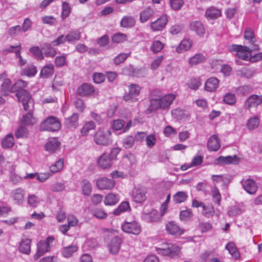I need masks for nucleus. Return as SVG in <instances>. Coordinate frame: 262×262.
<instances>
[{"mask_svg": "<svg viewBox=\"0 0 262 262\" xmlns=\"http://www.w3.org/2000/svg\"><path fill=\"white\" fill-rule=\"evenodd\" d=\"M51 246H49L45 241H41L37 244V253L34 255L35 259H37L46 252L50 251Z\"/></svg>", "mask_w": 262, "mask_h": 262, "instance_id": "b1692460", "label": "nucleus"}, {"mask_svg": "<svg viewBox=\"0 0 262 262\" xmlns=\"http://www.w3.org/2000/svg\"><path fill=\"white\" fill-rule=\"evenodd\" d=\"M83 194L89 196L92 192V186L89 181L84 180L81 183Z\"/></svg>", "mask_w": 262, "mask_h": 262, "instance_id": "8fccbe9b", "label": "nucleus"}, {"mask_svg": "<svg viewBox=\"0 0 262 262\" xmlns=\"http://www.w3.org/2000/svg\"><path fill=\"white\" fill-rule=\"evenodd\" d=\"M164 47V44L159 40L154 41L151 46L150 49L154 53L160 52Z\"/></svg>", "mask_w": 262, "mask_h": 262, "instance_id": "4d7b16f0", "label": "nucleus"}, {"mask_svg": "<svg viewBox=\"0 0 262 262\" xmlns=\"http://www.w3.org/2000/svg\"><path fill=\"white\" fill-rule=\"evenodd\" d=\"M230 50L236 52L237 56L243 60H247L249 57L251 56L252 50L246 46L232 45Z\"/></svg>", "mask_w": 262, "mask_h": 262, "instance_id": "0eeeda50", "label": "nucleus"}, {"mask_svg": "<svg viewBox=\"0 0 262 262\" xmlns=\"http://www.w3.org/2000/svg\"><path fill=\"white\" fill-rule=\"evenodd\" d=\"M220 80L215 77H210L205 84V89L210 92H214L219 86Z\"/></svg>", "mask_w": 262, "mask_h": 262, "instance_id": "5701e85b", "label": "nucleus"}, {"mask_svg": "<svg viewBox=\"0 0 262 262\" xmlns=\"http://www.w3.org/2000/svg\"><path fill=\"white\" fill-rule=\"evenodd\" d=\"M93 216L98 219H104L107 216V214L102 209L96 208L92 211Z\"/></svg>", "mask_w": 262, "mask_h": 262, "instance_id": "3c124183", "label": "nucleus"}, {"mask_svg": "<svg viewBox=\"0 0 262 262\" xmlns=\"http://www.w3.org/2000/svg\"><path fill=\"white\" fill-rule=\"evenodd\" d=\"M128 92L123 98L125 101L135 102L138 100L137 97L140 95L141 88L138 84L133 83L128 86Z\"/></svg>", "mask_w": 262, "mask_h": 262, "instance_id": "423d86ee", "label": "nucleus"}, {"mask_svg": "<svg viewBox=\"0 0 262 262\" xmlns=\"http://www.w3.org/2000/svg\"><path fill=\"white\" fill-rule=\"evenodd\" d=\"M33 110H27L28 113L23 116L21 124L24 125H33L36 122L35 118L33 116Z\"/></svg>", "mask_w": 262, "mask_h": 262, "instance_id": "c85d7f7f", "label": "nucleus"}, {"mask_svg": "<svg viewBox=\"0 0 262 262\" xmlns=\"http://www.w3.org/2000/svg\"><path fill=\"white\" fill-rule=\"evenodd\" d=\"M155 11L153 8L148 7L140 13V21L142 23L147 21L153 16Z\"/></svg>", "mask_w": 262, "mask_h": 262, "instance_id": "a878e982", "label": "nucleus"}, {"mask_svg": "<svg viewBox=\"0 0 262 262\" xmlns=\"http://www.w3.org/2000/svg\"><path fill=\"white\" fill-rule=\"evenodd\" d=\"M60 143L57 138H52L49 140L45 145L46 149L49 152H54L59 147Z\"/></svg>", "mask_w": 262, "mask_h": 262, "instance_id": "2f4dec72", "label": "nucleus"}, {"mask_svg": "<svg viewBox=\"0 0 262 262\" xmlns=\"http://www.w3.org/2000/svg\"><path fill=\"white\" fill-rule=\"evenodd\" d=\"M65 185L63 183L56 182L52 184L50 187V189L53 192H60L65 189Z\"/></svg>", "mask_w": 262, "mask_h": 262, "instance_id": "338daca9", "label": "nucleus"}, {"mask_svg": "<svg viewBox=\"0 0 262 262\" xmlns=\"http://www.w3.org/2000/svg\"><path fill=\"white\" fill-rule=\"evenodd\" d=\"M54 66L52 64H49L45 66L41 70L40 76L43 78H47L53 74Z\"/></svg>", "mask_w": 262, "mask_h": 262, "instance_id": "37998d69", "label": "nucleus"}, {"mask_svg": "<svg viewBox=\"0 0 262 262\" xmlns=\"http://www.w3.org/2000/svg\"><path fill=\"white\" fill-rule=\"evenodd\" d=\"M14 144V137L12 134L7 135L2 140V145L3 148H9Z\"/></svg>", "mask_w": 262, "mask_h": 262, "instance_id": "4c0bfd02", "label": "nucleus"}, {"mask_svg": "<svg viewBox=\"0 0 262 262\" xmlns=\"http://www.w3.org/2000/svg\"><path fill=\"white\" fill-rule=\"evenodd\" d=\"M187 195L184 191H179L173 196V200L176 203L179 204L185 202Z\"/></svg>", "mask_w": 262, "mask_h": 262, "instance_id": "49530a36", "label": "nucleus"}, {"mask_svg": "<svg viewBox=\"0 0 262 262\" xmlns=\"http://www.w3.org/2000/svg\"><path fill=\"white\" fill-rule=\"evenodd\" d=\"M64 160L62 158L59 159L54 164L50 167V170L52 173L61 171L63 168Z\"/></svg>", "mask_w": 262, "mask_h": 262, "instance_id": "a19ab883", "label": "nucleus"}, {"mask_svg": "<svg viewBox=\"0 0 262 262\" xmlns=\"http://www.w3.org/2000/svg\"><path fill=\"white\" fill-rule=\"evenodd\" d=\"M61 126L58 119L54 116H50L47 117L40 124L41 130L56 132L58 130Z\"/></svg>", "mask_w": 262, "mask_h": 262, "instance_id": "7ed1b4c3", "label": "nucleus"}, {"mask_svg": "<svg viewBox=\"0 0 262 262\" xmlns=\"http://www.w3.org/2000/svg\"><path fill=\"white\" fill-rule=\"evenodd\" d=\"M176 95L169 94L159 98L161 109L165 110L169 107L173 101L176 99Z\"/></svg>", "mask_w": 262, "mask_h": 262, "instance_id": "aec40b11", "label": "nucleus"}, {"mask_svg": "<svg viewBox=\"0 0 262 262\" xmlns=\"http://www.w3.org/2000/svg\"><path fill=\"white\" fill-rule=\"evenodd\" d=\"M252 91L251 86L248 85H243L236 89V92L239 95H246L251 92Z\"/></svg>", "mask_w": 262, "mask_h": 262, "instance_id": "13d9d810", "label": "nucleus"}, {"mask_svg": "<svg viewBox=\"0 0 262 262\" xmlns=\"http://www.w3.org/2000/svg\"><path fill=\"white\" fill-rule=\"evenodd\" d=\"M79 115L77 113H74L71 117L66 119L64 124L68 128H76L78 125Z\"/></svg>", "mask_w": 262, "mask_h": 262, "instance_id": "cd10ccee", "label": "nucleus"}, {"mask_svg": "<svg viewBox=\"0 0 262 262\" xmlns=\"http://www.w3.org/2000/svg\"><path fill=\"white\" fill-rule=\"evenodd\" d=\"M202 209V213L205 216L209 217L210 216H212L214 214V208L211 205L206 206L204 205Z\"/></svg>", "mask_w": 262, "mask_h": 262, "instance_id": "e2e57ef3", "label": "nucleus"}, {"mask_svg": "<svg viewBox=\"0 0 262 262\" xmlns=\"http://www.w3.org/2000/svg\"><path fill=\"white\" fill-rule=\"evenodd\" d=\"M226 248L228 250L230 254L234 258L237 259L239 257V252H238L236 247L235 246V245L233 243H228L226 245Z\"/></svg>", "mask_w": 262, "mask_h": 262, "instance_id": "de8ad7c7", "label": "nucleus"}, {"mask_svg": "<svg viewBox=\"0 0 262 262\" xmlns=\"http://www.w3.org/2000/svg\"><path fill=\"white\" fill-rule=\"evenodd\" d=\"M135 142V138L132 136L126 137L122 141L123 146L125 148H131Z\"/></svg>", "mask_w": 262, "mask_h": 262, "instance_id": "bf43d9fd", "label": "nucleus"}, {"mask_svg": "<svg viewBox=\"0 0 262 262\" xmlns=\"http://www.w3.org/2000/svg\"><path fill=\"white\" fill-rule=\"evenodd\" d=\"M239 158L236 156H228L226 157L220 156L217 159V164H236L239 162Z\"/></svg>", "mask_w": 262, "mask_h": 262, "instance_id": "412c9836", "label": "nucleus"}, {"mask_svg": "<svg viewBox=\"0 0 262 262\" xmlns=\"http://www.w3.org/2000/svg\"><path fill=\"white\" fill-rule=\"evenodd\" d=\"M244 37L245 39L249 40L252 43L255 42V38L254 36V31L250 28H247L244 32Z\"/></svg>", "mask_w": 262, "mask_h": 262, "instance_id": "864d4df0", "label": "nucleus"}, {"mask_svg": "<svg viewBox=\"0 0 262 262\" xmlns=\"http://www.w3.org/2000/svg\"><path fill=\"white\" fill-rule=\"evenodd\" d=\"M96 127L95 123L92 121H88L84 124L80 130V135L82 137L87 136L90 130L94 129Z\"/></svg>", "mask_w": 262, "mask_h": 262, "instance_id": "f704fd0d", "label": "nucleus"}, {"mask_svg": "<svg viewBox=\"0 0 262 262\" xmlns=\"http://www.w3.org/2000/svg\"><path fill=\"white\" fill-rule=\"evenodd\" d=\"M29 135V130L25 126L21 124L18 128L16 130L15 136L17 138H26Z\"/></svg>", "mask_w": 262, "mask_h": 262, "instance_id": "c03bdc74", "label": "nucleus"}, {"mask_svg": "<svg viewBox=\"0 0 262 262\" xmlns=\"http://www.w3.org/2000/svg\"><path fill=\"white\" fill-rule=\"evenodd\" d=\"M259 123L258 117L255 116L250 119L247 123V127L250 130H253L257 128Z\"/></svg>", "mask_w": 262, "mask_h": 262, "instance_id": "5fc2aeb1", "label": "nucleus"}, {"mask_svg": "<svg viewBox=\"0 0 262 262\" xmlns=\"http://www.w3.org/2000/svg\"><path fill=\"white\" fill-rule=\"evenodd\" d=\"M223 101L228 105H233L236 102L235 95L231 93H227L224 96Z\"/></svg>", "mask_w": 262, "mask_h": 262, "instance_id": "603ef678", "label": "nucleus"}, {"mask_svg": "<svg viewBox=\"0 0 262 262\" xmlns=\"http://www.w3.org/2000/svg\"><path fill=\"white\" fill-rule=\"evenodd\" d=\"M222 11L214 7H210L207 9L205 16L207 19H215L221 16Z\"/></svg>", "mask_w": 262, "mask_h": 262, "instance_id": "393cba45", "label": "nucleus"}, {"mask_svg": "<svg viewBox=\"0 0 262 262\" xmlns=\"http://www.w3.org/2000/svg\"><path fill=\"white\" fill-rule=\"evenodd\" d=\"M78 247L76 245H71L63 247L61 250V253L64 257H70L73 253L78 250Z\"/></svg>", "mask_w": 262, "mask_h": 262, "instance_id": "c9c22d12", "label": "nucleus"}, {"mask_svg": "<svg viewBox=\"0 0 262 262\" xmlns=\"http://www.w3.org/2000/svg\"><path fill=\"white\" fill-rule=\"evenodd\" d=\"M67 41L69 42H75L79 40L81 37V33L78 30L70 32L66 36Z\"/></svg>", "mask_w": 262, "mask_h": 262, "instance_id": "79ce46f5", "label": "nucleus"}, {"mask_svg": "<svg viewBox=\"0 0 262 262\" xmlns=\"http://www.w3.org/2000/svg\"><path fill=\"white\" fill-rule=\"evenodd\" d=\"M120 151L119 148L115 147L112 149L110 153L102 154L97 160L98 167L103 169L110 168L112 166L114 161L116 160Z\"/></svg>", "mask_w": 262, "mask_h": 262, "instance_id": "f257e3e1", "label": "nucleus"}, {"mask_svg": "<svg viewBox=\"0 0 262 262\" xmlns=\"http://www.w3.org/2000/svg\"><path fill=\"white\" fill-rule=\"evenodd\" d=\"M188 86L192 90H196L201 85V82L199 79L192 78L188 82Z\"/></svg>", "mask_w": 262, "mask_h": 262, "instance_id": "774afa93", "label": "nucleus"}, {"mask_svg": "<svg viewBox=\"0 0 262 262\" xmlns=\"http://www.w3.org/2000/svg\"><path fill=\"white\" fill-rule=\"evenodd\" d=\"M121 242V239L118 236H115L112 238L108 244L110 253L113 254L117 253L120 250Z\"/></svg>", "mask_w": 262, "mask_h": 262, "instance_id": "f3484780", "label": "nucleus"}, {"mask_svg": "<svg viewBox=\"0 0 262 262\" xmlns=\"http://www.w3.org/2000/svg\"><path fill=\"white\" fill-rule=\"evenodd\" d=\"M167 21V16L163 15L156 21L151 23L150 28L154 31H161L165 28Z\"/></svg>", "mask_w": 262, "mask_h": 262, "instance_id": "4468645a", "label": "nucleus"}, {"mask_svg": "<svg viewBox=\"0 0 262 262\" xmlns=\"http://www.w3.org/2000/svg\"><path fill=\"white\" fill-rule=\"evenodd\" d=\"M67 54H62L60 56H57L55 59V64L57 67H61L67 64Z\"/></svg>", "mask_w": 262, "mask_h": 262, "instance_id": "6e6d98bb", "label": "nucleus"}, {"mask_svg": "<svg viewBox=\"0 0 262 262\" xmlns=\"http://www.w3.org/2000/svg\"><path fill=\"white\" fill-rule=\"evenodd\" d=\"M40 200L38 197L35 195H29L28 196V203L30 207H36L38 206Z\"/></svg>", "mask_w": 262, "mask_h": 262, "instance_id": "052dcab7", "label": "nucleus"}, {"mask_svg": "<svg viewBox=\"0 0 262 262\" xmlns=\"http://www.w3.org/2000/svg\"><path fill=\"white\" fill-rule=\"evenodd\" d=\"M192 45V41L189 39H184L180 43L177 48L176 51L178 53H182L184 51L189 50Z\"/></svg>", "mask_w": 262, "mask_h": 262, "instance_id": "473e14b6", "label": "nucleus"}, {"mask_svg": "<svg viewBox=\"0 0 262 262\" xmlns=\"http://www.w3.org/2000/svg\"><path fill=\"white\" fill-rule=\"evenodd\" d=\"M77 92L80 95L86 96L92 94L94 92V89L92 85L84 83L78 88Z\"/></svg>", "mask_w": 262, "mask_h": 262, "instance_id": "bb28decb", "label": "nucleus"}, {"mask_svg": "<svg viewBox=\"0 0 262 262\" xmlns=\"http://www.w3.org/2000/svg\"><path fill=\"white\" fill-rule=\"evenodd\" d=\"M21 49V45L17 46H11L9 48L6 49L5 51L6 53L14 52L15 56L19 59V64L21 66H24L26 63V60L22 58L20 55V51Z\"/></svg>", "mask_w": 262, "mask_h": 262, "instance_id": "4be33fe9", "label": "nucleus"}, {"mask_svg": "<svg viewBox=\"0 0 262 262\" xmlns=\"http://www.w3.org/2000/svg\"><path fill=\"white\" fill-rule=\"evenodd\" d=\"M61 17L63 19L67 18L71 12V7L67 2H63L62 5Z\"/></svg>", "mask_w": 262, "mask_h": 262, "instance_id": "680f3d73", "label": "nucleus"}, {"mask_svg": "<svg viewBox=\"0 0 262 262\" xmlns=\"http://www.w3.org/2000/svg\"><path fill=\"white\" fill-rule=\"evenodd\" d=\"M11 82L10 79H5L1 85V92L4 95H7L11 92Z\"/></svg>", "mask_w": 262, "mask_h": 262, "instance_id": "09e8293b", "label": "nucleus"}, {"mask_svg": "<svg viewBox=\"0 0 262 262\" xmlns=\"http://www.w3.org/2000/svg\"><path fill=\"white\" fill-rule=\"evenodd\" d=\"M51 45V43H44L41 46V51L46 56L53 57L56 54V50Z\"/></svg>", "mask_w": 262, "mask_h": 262, "instance_id": "72a5a7b5", "label": "nucleus"}, {"mask_svg": "<svg viewBox=\"0 0 262 262\" xmlns=\"http://www.w3.org/2000/svg\"><path fill=\"white\" fill-rule=\"evenodd\" d=\"M28 95L29 98H27L25 96H23L24 101H19L21 102L25 111L33 110L34 108V102L32 97L28 92Z\"/></svg>", "mask_w": 262, "mask_h": 262, "instance_id": "e433bc0d", "label": "nucleus"}, {"mask_svg": "<svg viewBox=\"0 0 262 262\" xmlns=\"http://www.w3.org/2000/svg\"><path fill=\"white\" fill-rule=\"evenodd\" d=\"M111 132L106 128H99L94 135V141L98 145L107 146L111 144Z\"/></svg>", "mask_w": 262, "mask_h": 262, "instance_id": "f03ea898", "label": "nucleus"}, {"mask_svg": "<svg viewBox=\"0 0 262 262\" xmlns=\"http://www.w3.org/2000/svg\"><path fill=\"white\" fill-rule=\"evenodd\" d=\"M167 232L171 235L180 236L184 233V230L174 222H169L166 225Z\"/></svg>", "mask_w": 262, "mask_h": 262, "instance_id": "2eb2a0df", "label": "nucleus"}, {"mask_svg": "<svg viewBox=\"0 0 262 262\" xmlns=\"http://www.w3.org/2000/svg\"><path fill=\"white\" fill-rule=\"evenodd\" d=\"M27 83L22 80H18L11 88V92L14 93L16 92V96L17 97L18 101H24L23 98L25 96L26 98H29L28 95V92L24 89L26 87Z\"/></svg>", "mask_w": 262, "mask_h": 262, "instance_id": "39448f33", "label": "nucleus"}, {"mask_svg": "<svg viewBox=\"0 0 262 262\" xmlns=\"http://www.w3.org/2000/svg\"><path fill=\"white\" fill-rule=\"evenodd\" d=\"M146 193L147 190L144 187L138 186L135 187L133 190L132 199L134 201L137 203H142L146 199Z\"/></svg>", "mask_w": 262, "mask_h": 262, "instance_id": "1a4fd4ad", "label": "nucleus"}, {"mask_svg": "<svg viewBox=\"0 0 262 262\" xmlns=\"http://www.w3.org/2000/svg\"><path fill=\"white\" fill-rule=\"evenodd\" d=\"M179 216L181 221H186L192 217V212L190 209H188L181 211Z\"/></svg>", "mask_w": 262, "mask_h": 262, "instance_id": "69168bd1", "label": "nucleus"}, {"mask_svg": "<svg viewBox=\"0 0 262 262\" xmlns=\"http://www.w3.org/2000/svg\"><path fill=\"white\" fill-rule=\"evenodd\" d=\"M191 30L194 31L198 35L202 36L205 33V29L202 23L200 21H193L190 24Z\"/></svg>", "mask_w": 262, "mask_h": 262, "instance_id": "c756f323", "label": "nucleus"}, {"mask_svg": "<svg viewBox=\"0 0 262 262\" xmlns=\"http://www.w3.org/2000/svg\"><path fill=\"white\" fill-rule=\"evenodd\" d=\"M220 141L216 135H213L209 138L207 142V147L209 150L216 151L220 149Z\"/></svg>", "mask_w": 262, "mask_h": 262, "instance_id": "6ab92c4d", "label": "nucleus"}, {"mask_svg": "<svg viewBox=\"0 0 262 262\" xmlns=\"http://www.w3.org/2000/svg\"><path fill=\"white\" fill-rule=\"evenodd\" d=\"M130 53H121L117 55L114 59V63L116 65H119V64L124 62L126 58L129 56Z\"/></svg>", "mask_w": 262, "mask_h": 262, "instance_id": "0e129e2a", "label": "nucleus"}, {"mask_svg": "<svg viewBox=\"0 0 262 262\" xmlns=\"http://www.w3.org/2000/svg\"><path fill=\"white\" fill-rule=\"evenodd\" d=\"M161 215L159 212L154 209L149 212H143L142 214V218L148 222H155L160 220Z\"/></svg>", "mask_w": 262, "mask_h": 262, "instance_id": "a211bd4d", "label": "nucleus"}, {"mask_svg": "<svg viewBox=\"0 0 262 262\" xmlns=\"http://www.w3.org/2000/svg\"><path fill=\"white\" fill-rule=\"evenodd\" d=\"M115 184L114 180L106 177L99 178L96 181L97 186L101 190L111 189L114 188Z\"/></svg>", "mask_w": 262, "mask_h": 262, "instance_id": "ddd939ff", "label": "nucleus"}, {"mask_svg": "<svg viewBox=\"0 0 262 262\" xmlns=\"http://www.w3.org/2000/svg\"><path fill=\"white\" fill-rule=\"evenodd\" d=\"M241 183L244 190L250 194H254L258 189L256 183L251 179H243Z\"/></svg>", "mask_w": 262, "mask_h": 262, "instance_id": "f8f14e48", "label": "nucleus"}, {"mask_svg": "<svg viewBox=\"0 0 262 262\" xmlns=\"http://www.w3.org/2000/svg\"><path fill=\"white\" fill-rule=\"evenodd\" d=\"M262 103V95H252L249 96L245 102L244 107L250 111L252 107H256Z\"/></svg>", "mask_w": 262, "mask_h": 262, "instance_id": "9d476101", "label": "nucleus"}, {"mask_svg": "<svg viewBox=\"0 0 262 262\" xmlns=\"http://www.w3.org/2000/svg\"><path fill=\"white\" fill-rule=\"evenodd\" d=\"M25 194L23 189L17 188L11 191L10 196L15 204L21 205L24 202Z\"/></svg>", "mask_w": 262, "mask_h": 262, "instance_id": "9b49d317", "label": "nucleus"}, {"mask_svg": "<svg viewBox=\"0 0 262 262\" xmlns=\"http://www.w3.org/2000/svg\"><path fill=\"white\" fill-rule=\"evenodd\" d=\"M122 230L127 233L138 235L141 231L140 224L136 221L125 222L121 226Z\"/></svg>", "mask_w": 262, "mask_h": 262, "instance_id": "6e6552de", "label": "nucleus"}, {"mask_svg": "<svg viewBox=\"0 0 262 262\" xmlns=\"http://www.w3.org/2000/svg\"><path fill=\"white\" fill-rule=\"evenodd\" d=\"M31 242L30 239H23L18 248L19 252L25 254H29L31 251Z\"/></svg>", "mask_w": 262, "mask_h": 262, "instance_id": "7c9ffc66", "label": "nucleus"}, {"mask_svg": "<svg viewBox=\"0 0 262 262\" xmlns=\"http://www.w3.org/2000/svg\"><path fill=\"white\" fill-rule=\"evenodd\" d=\"M205 60L206 57L203 54L197 53L189 59V63L192 66L202 63Z\"/></svg>", "mask_w": 262, "mask_h": 262, "instance_id": "58836bf2", "label": "nucleus"}, {"mask_svg": "<svg viewBox=\"0 0 262 262\" xmlns=\"http://www.w3.org/2000/svg\"><path fill=\"white\" fill-rule=\"evenodd\" d=\"M135 24V19L133 16H125L121 20V26L123 28H130Z\"/></svg>", "mask_w": 262, "mask_h": 262, "instance_id": "ea45409f", "label": "nucleus"}, {"mask_svg": "<svg viewBox=\"0 0 262 262\" xmlns=\"http://www.w3.org/2000/svg\"><path fill=\"white\" fill-rule=\"evenodd\" d=\"M155 91H152L150 96V105L147 109V111L151 113L161 108L159 98L155 97Z\"/></svg>", "mask_w": 262, "mask_h": 262, "instance_id": "dca6fc26", "label": "nucleus"}, {"mask_svg": "<svg viewBox=\"0 0 262 262\" xmlns=\"http://www.w3.org/2000/svg\"><path fill=\"white\" fill-rule=\"evenodd\" d=\"M157 251L160 254L173 257L178 256L180 252L179 246L171 243H164L161 245V247L157 248Z\"/></svg>", "mask_w": 262, "mask_h": 262, "instance_id": "20e7f679", "label": "nucleus"}, {"mask_svg": "<svg viewBox=\"0 0 262 262\" xmlns=\"http://www.w3.org/2000/svg\"><path fill=\"white\" fill-rule=\"evenodd\" d=\"M119 200L118 195L109 193L105 198L104 203L106 205H114L118 202Z\"/></svg>", "mask_w": 262, "mask_h": 262, "instance_id": "a18cd8bd", "label": "nucleus"}]
</instances>
